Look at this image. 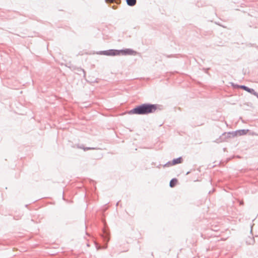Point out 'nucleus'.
Instances as JSON below:
<instances>
[{
	"label": "nucleus",
	"instance_id": "1",
	"mask_svg": "<svg viewBox=\"0 0 258 258\" xmlns=\"http://www.w3.org/2000/svg\"><path fill=\"white\" fill-rule=\"evenodd\" d=\"M162 109V106L158 104L145 103L138 105L128 111V114L148 115L154 113L156 110Z\"/></svg>",
	"mask_w": 258,
	"mask_h": 258
},
{
	"label": "nucleus",
	"instance_id": "2",
	"mask_svg": "<svg viewBox=\"0 0 258 258\" xmlns=\"http://www.w3.org/2000/svg\"><path fill=\"white\" fill-rule=\"evenodd\" d=\"M97 54L109 56L120 55H136L138 52L132 48H123L122 49H109L105 50L97 51Z\"/></svg>",
	"mask_w": 258,
	"mask_h": 258
},
{
	"label": "nucleus",
	"instance_id": "3",
	"mask_svg": "<svg viewBox=\"0 0 258 258\" xmlns=\"http://www.w3.org/2000/svg\"><path fill=\"white\" fill-rule=\"evenodd\" d=\"M101 237L104 243L103 244L95 242V245L97 250L106 249L107 248V243L110 240V234L107 230L105 229H103Z\"/></svg>",
	"mask_w": 258,
	"mask_h": 258
},
{
	"label": "nucleus",
	"instance_id": "4",
	"mask_svg": "<svg viewBox=\"0 0 258 258\" xmlns=\"http://www.w3.org/2000/svg\"><path fill=\"white\" fill-rule=\"evenodd\" d=\"M232 86H236L237 88H240L243 89V90L249 93L250 94H252L253 91L254 90L253 89L249 88L248 87L245 86V85H235L233 83H231Z\"/></svg>",
	"mask_w": 258,
	"mask_h": 258
},
{
	"label": "nucleus",
	"instance_id": "5",
	"mask_svg": "<svg viewBox=\"0 0 258 258\" xmlns=\"http://www.w3.org/2000/svg\"><path fill=\"white\" fill-rule=\"evenodd\" d=\"M228 133H224L220 137V138L217 140L216 141L217 143L225 142L226 141V139L228 138H231V135H227Z\"/></svg>",
	"mask_w": 258,
	"mask_h": 258
},
{
	"label": "nucleus",
	"instance_id": "6",
	"mask_svg": "<svg viewBox=\"0 0 258 258\" xmlns=\"http://www.w3.org/2000/svg\"><path fill=\"white\" fill-rule=\"evenodd\" d=\"M76 147L78 149H83L84 151H86L90 150H95L96 148L94 147H85L83 144H77Z\"/></svg>",
	"mask_w": 258,
	"mask_h": 258
},
{
	"label": "nucleus",
	"instance_id": "7",
	"mask_svg": "<svg viewBox=\"0 0 258 258\" xmlns=\"http://www.w3.org/2000/svg\"><path fill=\"white\" fill-rule=\"evenodd\" d=\"M183 162V158L182 157H179L177 158H174L171 161V163L173 165L181 163Z\"/></svg>",
	"mask_w": 258,
	"mask_h": 258
},
{
	"label": "nucleus",
	"instance_id": "8",
	"mask_svg": "<svg viewBox=\"0 0 258 258\" xmlns=\"http://www.w3.org/2000/svg\"><path fill=\"white\" fill-rule=\"evenodd\" d=\"M76 73L79 75H81L83 74V76L84 79L86 78V72L85 71L81 68H77L76 69Z\"/></svg>",
	"mask_w": 258,
	"mask_h": 258
},
{
	"label": "nucleus",
	"instance_id": "9",
	"mask_svg": "<svg viewBox=\"0 0 258 258\" xmlns=\"http://www.w3.org/2000/svg\"><path fill=\"white\" fill-rule=\"evenodd\" d=\"M178 183V179L176 178H173L171 179L169 182V186L170 187H174Z\"/></svg>",
	"mask_w": 258,
	"mask_h": 258
},
{
	"label": "nucleus",
	"instance_id": "10",
	"mask_svg": "<svg viewBox=\"0 0 258 258\" xmlns=\"http://www.w3.org/2000/svg\"><path fill=\"white\" fill-rule=\"evenodd\" d=\"M249 131L248 129H242L237 130L238 135L239 136L246 135Z\"/></svg>",
	"mask_w": 258,
	"mask_h": 258
},
{
	"label": "nucleus",
	"instance_id": "11",
	"mask_svg": "<svg viewBox=\"0 0 258 258\" xmlns=\"http://www.w3.org/2000/svg\"><path fill=\"white\" fill-rule=\"evenodd\" d=\"M254 242H255V241H254V238L253 237L248 236L246 239V243L247 244H250V245L253 244H254Z\"/></svg>",
	"mask_w": 258,
	"mask_h": 258
},
{
	"label": "nucleus",
	"instance_id": "12",
	"mask_svg": "<svg viewBox=\"0 0 258 258\" xmlns=\"http://www.w3.org/2000/svg\"><path fill=\"white\" fill-rule=\"evenodd\" d=\"M126 4L130 7H134L137 4V0H125Z\"/></svg>",
	"mask_w": 258,
	"mask_h": 258
},
{
	"label": "nucleus",
	"instance_id": "13",
	"mask_svg": "<svg viewBox=\"0 0 258 258\" xmlns=\"http://www.w3.org/2000/svg\"><path fill=\"white\" fill-rule=\"evenodd\" d=\"M227 135H231V138H234L235 137H237L238 136V133H237V130H236L235 131H233V132H228Z\"/></svg>",
	"mask_w": 258,
	"mask_h": 258
},
{
	"label": "nucleus",
	"instance_id": "14",
	"mask_svg": "<svg viewBox=\"0 0 258 258\" xmlns=\"http://www.w3.org/2000/svg\"><path fill=\"white\" fill-rule=\"evenodd\" d=\"M173 164H172L171 163V161H168L167 162L166 164H165L164 165H163V167H169V166H173Z\"/></svg>",
	"mask_w": 258,
	"mask_h": 258
},
{
	"label": "nucleus",
	"instance_id": "15",
	"mask_svg": "<svg viewBox=\"0 0 258 258\" xmlns=\"http://www.w3.org/2000/svg\"><path fill=\"white\" fill-rule=\"evenodd\" d=\"M210 69V68H203L202 70L206 74H209L208 71Z\"/></svg>",
	"mask_w": 258,
	"mask_h": 258
},
{
	"label": "nucleus",
	"instance_id": "16",
	"mask_svg": "<svg viewBox=\"0 0 258 258\" xmlns=\"http://www.w3.org/2000/svg\"><path fill=\"white\" fill-rule=\"evenodd\" d=\"M252 94L256 96L257 98H258V93L255 92V90L253 91Z\"/></svg>",
	"mask_w": 258,
	"mask_h": 258
},
{
	"label": "nucleus",
	"instance_id": "17",
	"mask_svg": "<svg viewBox=\"0 0 258 258\" xmlns=\"http://www.w3.org/2000/svg\"><path fill=\"white\" fill-rule=\"evenodd\" d=\"M214 189H213V190H210V191H209V194H211V193L213 192H214Z\"/></svg>",
	"mask_w": 258,
	"mask_h": 258
},
{
	"label": "nucleus",
	"instance_id": "18",
	"mask_svg": "<svg viewBox=\"0 0 258 258\" xmlns=\"http://www.w3.org/2000/svg\"><path fill=\"white\" fill-rule=\"evenodd\" d=\"M239 204L240 205H243L244 203H243V202H240Z\"/></svg>",
	"mask_w": 258,
	"mask_h": 258
},
{
	"label": "nucleus",
	"instance_id": "19",
	"mask_svg": "<svg viewBox=\"0 0 258 258\" xmlns=\"http://www.w3.org/2000/svg\"><path fill=\"white\" fill-rule=\"evenodd\" d=\"M119 202L120 201H118V202H117V203L116 204V206H118Z\"/></svg>",
	"mask_w": 258,
	"mask_h": 258
},
{
	"label": "nucleus",
	"instance_id": "20",
	"mask_svg": "<svg viewBox=\"0 0 258 258\" xmlns=\"http://www.w3.org/2000/svg\"><path fill=\"white\" fill-rule=\"evenodd\" d=\"M189 173H190V171H188V172L186 173V175H188Z\"/></svg>",
	"mask_w": 258,
	"mask_h": 258
},
{
	"label": "nucleus",
	"instance_id": "21",
	"mask_svg": "<svg viewBox=\"0 0 258 258\" xmlns=\"http://www.w3.org/2000/svg\"><path fill=\"white\" fill-rule=\"evenodd\" d=\"M171 56L172 55H169V56H167V57H171Z\"/></svg>",
	"mask_w": 258,
	"mask_h": 258
},
{
	"label": "nucleus",
	"instance_id": "22",
	"mask_svg": "<svg viewBox=\"0 0 258 258\" xmlns=\"http://www.w3.org/2000/svg\"><path fill=\"white\" fill-rule=\"evenodd\" d=\"M257 98H258V97H257Z\"/></svg>",
	"mask_w": 258,
	"mask_h": 258
},
{
	"label": "nucleus",
	"instance_id": "23",
	"mask_svg": "<svg viewBox=\"0 0 258 258\" xmlns=\"http://www.w3.org/2000/svg\"><path fill=\"white\" fill-rule=\"evenodd\" d=\"M257 98H258V97H257Z\"/></svg>",
	"mask_w": 258,
	"mask_h": 258
},
{
	"label": "nucleus",
	"instance_id": "24",
	"mask_svg": "<svg viewBox=\"0 0 258 258\" xmlns=\"http://www.w3.org/2000/svg\"><path fill=\"white\" fill-rule=\"evenodd\" d=\"M257 98H258V97H257Z\"/></svg>",
	"mask_w": 258,
	"mask_h": 258
}]
</instances>
